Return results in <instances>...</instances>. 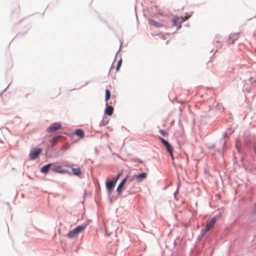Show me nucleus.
<instances>
[{"mask_svg": "<svg viewBox=\"0 0 256 256\" xmlns=\"http://www.w3.org/2000/svg\"><path fill=\"white\" fill-rule=\"evenodd\" d=\"M52 165V164H48L44 166L41 168L40 172L42 173L47 174Z\"/></svg>", "mask_w": 256, "mask_h": 256, "instance_id": "f8f14e48", "label": "nucleus"}, {"mask_svg": "<svg viewBox=\"0 0 256 256\" xmlns=\"http://www.w3.org/2000/svg\"><path fill=\"white\" fill-rule=\"evenodd\" d=\"M127 178H128V176L126 178H125L124 179H123L122 180V182H120V184H118V186L117 188V189H116V191L118 194L121 193L122 188H123V186L126 182Z\"/></svg>", "mask_w": 256, "mask_h": 256, "instance_id": "9b49d317", "label": "nucleus"}, {"mask_svg": "<svg viewBox=\"0 0 256 256\" xmlns=\"http://www.w3.org/2000/svg\"><path fill=\"white\" fill-rule=\"evenodd\" d=\"M110 95H111V94H110V90L108 89H106V96H105V101L106 102V105L108 104V102L110 98Z\"/></svg>", "mask_w": 256, "mask_h": 256, "instance_id": "dca6fc26", "label": "nucleus"}, {"mask_svg": "<svg viewBox=\"0 0 256 256\" xmlns=\"http://www.w3.org/2000/svg\"><path fill=\"white\" fill-rule=\"evenodd\" d=\"M114 112V108L112 106H106V110H105V113L106 114L111 116Z\"/></svg>", "mask_w": 256, "mask_h": 256, "instance_id": "4468645a", "label": "nucleus"}, {"mask_svg": "<svg viewBox=\"0 0 256 256\" xmlns=\"http://www.w3.org/2000/svg\"><path fill=\"white\" fill-rule=\"evenodd\" d=\"M254 208H255V209H256V204H255V205H254Z\"/></svg>", "mask_w": 256, "mask_h": 256, "instance_id": "b1692460", "label": "nucleus"}, {"mask_svg": "<svg viewBox=\"0 0 256 256\" xmlns=\"http://www.w3.org/2000/svg\"><path fill=\"white\" fill-rule=\"evenodd\" d=\"M122 63V60H120L118 61V62L117 66H116V71H118L119 70L120 67L121 66Z\"/></svg>", "mask_w": 256, "mask_h": 256, "instance_id": "6ab92c4d", "label": "nucleus"}, {"mask_svg": "<svg viewBox=\"0 0 256 256\" xmlns=\"http://www.w3.org/2000/svg\"><path fill=\"white\" fill-rule=\"evenodd\" d=\"M148 24L154 27H156V28H159V27H161L162 26V24H160L152 19L149 20Z\"/></svg>", "mask_w": 256, "mask_h": 256, "instance_id": "ddd939ff", "label": "nucleus"}, {"mask_svg": "<svg viewBox=\"0 0 256 256\" xmlns=\"http://www.w3.org/2000/svg\"><path fill=\"white\" fill-rule=\"evenodd\" d=\"M116 183L112 180L108 181L106 182V188L110 192L114 187L115 186Z\"/></svg>", "mask_w": 256, "mask_h": 256, "instance_id": "9d476101", "label": "nucleus"}, {"mask_svg": "<svg viewBox=\"0 0 256 256\" xmlns=\"http://www.w3.org/2000/svg\"><path fill=\"white\" fill-rule=\"evenodd\" d=\"M42 152V150L39 148H34L30 150V156L31 160L36 159L38 156Z\"/></svg>", "mask_w": 256, "mask_h": 256, "instance_id": "7ed1b4c3", "label": "nucleus"}, {"mask_svg": "<svg viewBox=\"0 0 256 256\" xmlns=\"http://www.w3.org/2000/svg\"><path fill=\"white\" fill-rule=\"evenodd\" d=\"M147 174L146 172L140 173L134 176L133 179L136 178L138 182H140L147 177Z\"/></svg>", "mask_w": 256, "mask_h": 256, "instance_id": "39448f33", "label": "nucleus"}, {"mask_svg": "<svg viewBox=\"0 0 256 256\" xmlns=\"http://www.w3.org/2000/svg\"><path fill=\"white\" fill-rule=\"evenodd\" d=\"M64 166H66V167H68V168L70 167V166L68 164H65Z\"/></svg>", "mask_w": 256, "mask_h": 256, "instance_id": "5701e85b", "label": "nucleus"}, {"mask_svg": "<svg viewBox=\"0 0 256 256\" xmlns=\"http://www.w3.org/2000/svg\"><path fill=\"white\" fill-rule=\"evenodd\" d=\"M160 132L164 136L168 135V133L165 130H160Z\"/></svg>", "mask_w": 256, "mask_h": 256, "instance_id": "aec40b11", "label": "nucleus"}, {"mask_svg": "<svg viewBox=\"0 0 256 256\" xmlns=\"http://www.w3.org/2000/svg\"><path fill=\"white\" fill-rule=\"evenodd\" d=\"M60 138H61L60 136H57L54 137L52 138V146H55L58 140V139Z\"/></svg>", "mask_w": 256, "mask_h": 256, "instance_id": "a211bd4d", "label": "nucleus"}, {"mask_svg": "<svg viewBox=\"0 0 256 256\" xmlns=\"http://www.w3.org/2000/svg\"><path fill=\"white\" fill-rule=\"evenodd\" d=\"M121 175V174H118V175L115 177L112 180L114 181V182H115L116 183L118 179L119 178L120 176Z\"/></svg>", "mask_w": 256, "mask_h": 256, "instance_id": "412c9836", "label": "nucleus"}, {"mask_svg": "<svg viewBox=\"0 0 256 256\" xmlns=\"http://www.w3.org/2000/svg\"><path fill=\"white\" fill-rule=\"evenodd\" d=\"M52 169L54 172L60 174H65L66 172V170L62 169L60 166H54Z\"/></svg>", "mask_w": 256, "mask_h": 256, "instance_id": "1a4fd4ad", "label": "nucleus"}, {"mask_svg": "<svg viewBox=\"0 0 256 256\" xmlns=\"http://www.w3.org/2000/svg\"><path fill=\"white\" fill-rule=\"evenodd\" d=\"M216 217L212 218L209 223L206 224V228L204 229H202L201 231V234L202 236H204L206 233L210 230L214 225L216 221Z\"/></svg>", "mask_w": 256, "mask_h": 256, "instance_id": "f03ea898", "label": "nucleus"}, {"mask_svg": "<svg viewBox=\"0 0 256 256\" xmlns=\"http://www.w3.org/2000/svg\"><path fill=\"white\" fill-rule=\"evenodd\" d=\"M62 128V124H61L58 122H55L52 124L50 127H48L46 130L48 132H54L57 130H58Z\"/></svg>", "mask_w": 256, "mask_h": 256, "instance_id": "20e7f679", "label": "nucleus"}, {"mask_svg": "<svg viewBox=\"0 0 256 256\" xmlns=\"http://www.w3.org/2000/svg\"><path fill=\"white\" fill-rule=\"evenodd\" d=\"M160 142L165 146L168 152H172L173 149L169 142L163 138H160Z\"/></svg>", "mask_w": 256, "mask_h": 256, "instance_id": "423d86ee", "label": "nucleus"}, {"mask_svg": "<svg viewBox=\"0 0 256 256\" xmlns=\"http://www.w3.org/2000/svg\"><path fill=\"white\" fill-rule=\"evenodd\" d=\"M182 17L174 16L172 20L173 26H176L178 24H180L184 21Z\"/></svg>", "mask_w": 256, "mask_h": 256, "instance_id": "6e6552de", "label": "nucleus"}, {"mask_svg": "<svg viewBox=\"0 0 256 256\" xmlns=\"http://www.w3.org/2000/svg\"><path fill=\"white\" fill-rule=\"evenodd\" d=\"M239 38L238 33H234L230 34L229 36L228 42L230 44H234V42L237 40Z\"/></svg>", "mask_w": 256, "mask_h": 256, "instance_id": "0eeeda50", "label": "nucleus"}, {"mask_svg": "<svg viewBox=\"0 0 256 256\" xmlns=\"http://www.w3.org/2000/svg\"><path fill=\"white\" fill-rule=\"evenodd\" d=\"M86 228V225H80L76 226L74 230L68 232L67 237L70 238H76L78 234L82 232Z\"/></svg>", "mask_w": 256, "mask_h": 256, "instance_id": "f257e3e1", "label": "nucleus"}, {"mask_svg": "<svg viewBox=\"0 0 256 256\" xmlns=\"http://www.w3.org/2000/svg\"><path fill=\"white\" fill-rule=\"evenodd\" d=\"M74 134L80 138H83L84 136V132L81 129H77Z\"/></svg>", "mask_w": 256, "mask_h": 256, "instance_id": "2eb2a0df", "label": "nucleus"}, {"mask_svg": "<svg viewBox=\"0 0 256 256\" xmlns=\"http://www.w3.org/2000/svg\"><path fill=\"white\" fill-rule=\"evenodd\" d=\"M72 170L74 174L76 176H80L81 174V170L80 168H72Z\"/></svg>", "mask_w": 256, "mask_h": 256, "instance_id": "f3484780", "label": "nucleus"}, {"mask_svg": "<svg viewBox=\"0 0 256 256\" xmlns=\"http://www.w3.org/2000/svg\"><path fill=\"white\" fill-rule=\"evenodd\" d=\"M170 154V156L172 158V160H174V156H173V150L172 151V152H168Z\"/></svg>", "mask_w": 256, "mask_h": 256, "instance_id": "4be33fe9", "label": "nucleus"}]
</instances>
